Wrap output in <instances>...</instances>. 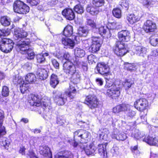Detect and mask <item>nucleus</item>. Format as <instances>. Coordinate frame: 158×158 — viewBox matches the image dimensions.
Returning a JSON list of instances; mask_svg holds the SVG:
<instances>
[{
    "label": "nucleus",
    "instance_id": "412c9836",
    "mask_svg": "<svg viewBox=\"0 0 158 158\" xmlns=\"http://www.w3.org/2000/svg\"><path fill=\"white\" fill-rule=\"evenodd\" d=\"M61 41L63 44L69 48H73L75 45L74 41L67 37H63Z\"/></svg>",
    "mask_w": 158,
    "mask_h": 158
},
{
    "label": "nucleus",
    "instance_id": "9d476101",
    "mask_svg": "<svg viewBox=\"0 0 158 158\" xmlns=\"http://www.w3.org/2000/svg\"><path fill=\"white\" fill-rule=\"evenodd\" d=\"M96 68L98 72L104 76H107L110 73V68L107 64L103 62L98 63Z\"/></svg>",
    "mask_w": 158,
    "mask_h": 158
},
{
    "label": "nucleus",
    "instance_id": "1a4fd4ad",
    "mask_svg": "<svg viewBox=\"0 0 158 158\" xmlns=\"http://www.w3.org/2000/svg\"><path fill=\"white\" fill-rule=\"evenodd\" d=\"M127 50L125 48L124 44L120 41H117L115 43L114 53L117 56H123L127 52Z\"/></svg>",
    "mask_w": 158,
    "mask_h": 158
},
{
    "label": "nucleus",
    "instance_id": "20e7f679",
    "mask_svg": "<svg viewBox=\"0 0 158 158\" xmlns=\"http://www.w3.org/2000/svg\"><path fill=\"white\" fill-rule=\"evenodd\" d=\"M105 85L106 88H110L107 90L106 95L113 99H116L119 97L122 91L121 85L119 84H112L109 82V80H106Z\"/></svg>",
    "mask_w": 158,
    "mask_h": 158
},
{
    "label": "nucleus",
    "instance_id": "393cba45",
    "mask_svg": "<svg viewBox=\"0 0 158 158\" xmlns=\"http://www.w3.org/2000/svg\"><path fill=\"white\" fill-rule=\"evenodd\" d=\"M4 117V112H0V136L5 135L6 133L5 127L2 125Z\"/></svg>",
    "mask_w": 158,
    "mask_h": 158
},
{
    "label": "nucleus",
    "instance_id": "2eb2a0df",
    "mask_svg": "<svg viewBox=\"0 0 158 158\" xmlns=\"http://www.w3.org/2000/svg\"><path fill=\"white\" fill-rule=\"evenodd\" d=\"M118 36L120 42H128L131 38L130 34L127 30H123L118 33Z\"/></svg>",
    "mask_w": 158,
    "mask_h": 158
},
{
    "label": "nucleus",
    "instance_id": "052dcab7",
    "mask_svg": "<svg viewBox=\"0 0 158 158\" xmlns=\"http://www.w3.org/2000/svg\"><path fill=\"white\" fill-rule=\"evenodd\" d=\"M106 131V129L103 130L102 133L100 134V137L101 138L104 140H106L108 137V132Z\"/></svg>",
    "mask_w": 158,
    "mask_h": 158
},
{
    "label": "nucleus",
    "instance_id": "4d7b16f0",
    "mask_svg": "<svg viewBox=\"0 0 158 158\" xmlns=\"http://www.w3.org/2000/svg\"><path fill=\"white\" fill-rule=\"evenodd\" d=\"M9 90L8 88L6 86H4L2 87V94L3 96L7 97L9 95Z\"/></svg>",
    "mask_w": 158,
    "mask_h": 158
},
{
    "label": "nucleus",
    "instance_id": "473e14b6",
    "mask_svg": "<svg viewBox=\"0 0 158 158\" xmlns=\"http://www.w3.org/2000/svg\"><path fill=\"white\" fill-rule=\"evenodd\" d=\"M14 44H8L0 46V50L4 52L7 53L10 52L13 49Z\"/></svg>",
    "mask_w": 158,
    "mask_h": 158
},
{
    "label": "nucleus",
    "instance_id": "a211bd4d",
    "mask_svg": "<svg viewBox=\"0 0 158 158\" xmlns=\"http://www.w3.org/2000/svg\"><path fill=\"white\" fill-rule=\"evenodd\" d=\"M27 35V33L23 30H21L17 27L14 29V38L17 40L19 38H24Z\"/></svg>",
    "mask_w": 158,
    "mask_h": 158
},
{
    "label": "nucleus",
    "instance_id": "0e129e2a",
    "mask_svg": "<svg viewBox=\"0 0 158 158\" xmlns=\"http://www.w3.org/2000/svg\"><path fill=\"white\" fill-rule=\"evenodd\" d=\"M51 62L52 65L55 68L57 69L59 68V64L56 60L54 59H51Z\"/></svg>",
    "mask_w": 158,
    "mask_h": 158
},
{
    "label": "nucleus",
    "instance_id": "f03ea898",
    "mask_svg": "<svg viewBox=\"0 0 158 158\" xmlns=\"http://www.w3.org/2000/svg\"><path fill=\"white\" fill-rule=\"evenodd\" d=\"M30 41L29 40L22 41L20 40L17 42L16 46L18 51L21 53L24 54L27 53V58L29 60L34 59L35 53L31 48H30Z\"/></svg>",
    "mask_w": 158,
    "mask_h": 158
},
{
    "label": "nucleus",
    "instance_id": "f704fd0d",
    "mask_svg": "<svg viewBox=\"0 0 158 158\" xmlns=\"http://www.w3.org/2000/svg\"><path fill=\"white\" fill-rule=\"evenodd\" d=\"M150 43L153 46H158V34H155L150 38Z\"/></svg>",
    "mask_w": 158,
    "mask_h": 158
},
{
    "label": "nucleus",
    "instance_id": "0eeeda50",
    "mask_svg": "<svg viewBox=\"0 0 158 158\" xmlns=\"http://www.w3.org/2000/svg\"><path fill=\"white\" fill-rule=\"evenodd\" d=\"M85 103L91 109H95L98 107L99 102L96 96L92 95L87 96L85 99Z\"/></svg>",
    "mask_w": 158,
    "mask_h": 158
},
{
    "label": "nucleus",
    "instance_id": "4be33fe9",
    "mask_svg": "<svg viewBox=\"0 0 158 158\" xmlns=\"http://www.w3.org/2000/svg\"><path fill=\"white\" fill-rule=\"evenodd\" d=\"M85 25L87 28L89 27L93 32L97 29L98 25L96 22L94 20L89 18H87L86 19Z\"/></svg>",
    "mask_w": 158,
    "mask_h": 158
},
{
    "label": "nucleus",
    "instance_id": "423d86ee",
    "mask_svg": "<svg viewBox=\"0 0 158 158\" xmlns=\"http://www.w3.org/2000/svg\"><path fill=\"white\" fill-rule=\"evenodd\" d=\"M13 6L14 11L20 14H26L30 10L29 7L27 5L20 0L15 1Z\"/></svg>",
    "mask_w": 158,
    "mask_h": 158
},
{
    "label": "nucleus",
    "instance_id": "f8f14e48",
    "mask_svg": "<svg viewBox=\"0 0 158 158\" xmlns=\"http://www.w3.org/2000/svg\"><path fill=\"white\" fill-rule=\"evenodd\" d=\"M74 65L76 66L79 68H82L84 72L88 70L87 64L86 61H83L81 59L79 58L74 57L72 59Z\"/></svg>",
    "mask_w": 158,
    "mask_h": 158
},
{
    "label": "nucleus",
    "instance_id": "864d4df0",
    "mask_svg": "<svg viewBox=\"0 0 158 158\" xmlns=\"http://www.w3.org/2000/svg\"><path fill=\"white\" fill-rule=\"evenodd\" d=\"M74 10L78 14H81L84 12L83 8L80 4L76 5L74 7Z\"/></svg>",
    "mask_w": 158,
    "mask_h": 158
},
{
    "label": "nucleus",
    "instance_id": "7c9ffc66",
    "mask_svg": "<svg viewBox=\"0 0 158 158\" xmlns=\"http://www.w3.org/2000/svg\"><path fill=\"white\" fill-rule=\"evenodd\" d=\"M97 29L94 31V33H98L102 36L105 35L107 32L109 31V30L106 27H99L97 26Z\"/></svg>",
    "mask_w": 158,
    "mask_h": 158
},
{
    "label": "nucleus",
    "instance_id": "680f3d73",
    "mask_svg": "<svg viewBox=\"0 0 158 158\" xmlns=\"http://www.w3.org/2000/svg\"><path fill=\"white\" fill-rule=\"evenodd\" d=\"M10 33L9 31L4 29H0V38H2L4 36L9 35Z\"/></svg>",
    "mask_w": 158,
    "mask_h": 158
},
{
    "label": "nucleus",
    "instance_id": "49530a36",
    "mask_svg": "<svg viewBox=\"0 0 158 158\" xmlns=\"http://www.w3.org/2000/svg\"><path fill=\"white\" fill-rule=\"evenodd\" d=\"M112 14L113 15L117 18H120L121 17V10L118 8H115L112 11Z\"/></svg>",
    "mask_w": 158,
    "mask_h": 158
},
{
    "label": "nucleus",
    "instance_id": "774afa93",
    "mask_svg": "<svg viewBox=\"0 0 158 158\" xmlns=\"http://www.w3.org/2000/svg\"><path fill=\"white\" fill-rule=\"evenodd\" d=\"M113 112L114 113H118L121 111V105L117 106L113 109Z\"/></svg>",
    "mask_w": 158,
    "mask_h": 158
},
{
    "label": "nucleus",
    "instance_id": "5701e85b",
    "mask_svg": "<svg viewBox=\"0 0 158 158\" xmlns=\"http://www.w3.org/2000/svg\"><path fill=\"white\" fill-rule=\"evenodd\" d=\"M135 54L138 56L144 57L147 52L146 48L142 46H136L135 48Z\"/></svg>",
    "mask_w": 158,
    "mask_h": 158
},
{
    "label": "nucleus",
    "instance_id": "f257e3e1",
    "mask_svg": "<svg viewBox=\"0 0 158 158\" xmlns=\"http://www.w3.org/2000/svg\"><path fill=\"white\" fill-rule=\"evenodd\" d=\"M63 69L66 74L72 76L71 78L74 83H79L81 78V74L76 70V67L70 61H67L63 65Z\"/></svg>",
    "mask_w": 158,
    "mask_h": 158
},
{
    "label": "nucleus",
    "instance_id": "e2e57ef3",
    "mask_svg": "<svg viewBox=\"0 0 158 158\" xmlns=\"http://www.w3.org/2000/svg\"><path fill=\"white\" fill-rule=\"evenodd\" d=\"M121 111H124L125 114L126 112L130 109V106L129 105L126 104H121Z\"/></svg>",
    "mask_w": 158,
    "mask_h": 158
},
{
    "label": "nucleus",
    "instance_id": "de8ad7c7",
    "mask_svg": "<svg viewBox=\"0 0 158 158\" xmlns=\"http://www.w3.org/2000/svg\"><path fill=\"white\" fill-rule=\"evenodd\" d=\"M0 22L4 26H7L10 24V22L6 17L4 16L1 18Z\"/></svg>",
    "mask_w": 158,
    "mask_h": 158
},
{
    "label": "nucleus",
    "instance_id": "6ab92c4d",
    "mask_svg": "<svg viewBox=\"0 0 158 158\" xmlns=\"http://www.w3.org/2000/svg\"><path fill=\"white\" fill-rule=\"evenodd\" d=\"M80 145V148L84 150L86 154L88 155H93L95 152L96 150L95 147L94 146H92L91 145H89L87 146L86 144L84 145V144H81Z\"/></svg>",
    "mask_w": 158,
    "mask_h": 158
},
{
    "label": "nucleus",
    "instance_id": "a878e982",
    "mask_svg": "<svg viewBox=\"0 0 158 158\" xmlns=\"http://www.w3.org/2000/svg\"><path fill=\"white\" fill-rule=\"evenodd\" d=\"M86 11L93 15H95L98 14L99 12V10L98 7L88 5L86 8Z\"/></svg>",
    "mask_w": 158,
    "mask_h": 158
},
{
    "label": "nucleus",
    "instance_id": "c03bdc74",
    "mask_svg": "<svg viewBox=\"0 0 158 158\" xmlns=\"http://www.w3.org/2000/svg\"><path fill=\"white\" fill-rule=\"evenodd\" d=\"M14 44V43L12 40L10 39L3 38L0 41V46L8 44Z\"/></svg>",
    "mask_w": 158,
    "mask_h": 158
},
{
    "label": "nucleus",
    "instance_id": "5fc2aeb1",
    "mask_svg": "<svg viewBox=\"0 0 158 158\" xmlns=\"http://www.w3.org/2000/svg\"><path fill=\"white\" fill-rule=\"evenodd\" d=\"M104 2V0H93L92 3L95 6L98 7L102 6Z\"/></svg>",
    "mask_w": 158,
    "mask_h": 158
},
{
    "label": "nucleus",
    "instance_id": "c9c22d12",
    "mask_svg": "<svg viewBox=\"0 0 158 158\" xmlns=\"http://www.w3.org/2000/svg\"><path fill=\"white\" fill-rule=\"evenodd\" d=\"M73 34V28L70 25L66 26L64 30V35L65 37H69Z\"/></svg>",
    "mask_w": 158,
    "mask_h": 158
},
{
    "label": "nucleus",
    "instance_id": "cd10ccee",
    "mask_svg": "<svg viewBox=\"0 0 158 158\" xmlns=\"http://www.w3.org/2000/svg\"><path fill=\"white\" fill-rule=\"evenodd\" d=\"M123 85L125 89V91L127 93L129 89L134 84L133 81L131 79H126L123 82Z\"/></svg>",
    "mask_w": 158,
    "mask_h": 158
},
{
    "label": "nucleus",
    "instance_id": "6e6552de",
    "mask_svg": "<svg viewBox=\"0 0 158 158\" xmlns=\"http://www.w3.org/2000/svg\"><path fill=\"white\" fill-rule=\"evenodd\" d=\"M135 107L138 110L142 111L147 108L148 103V101L145 98H140L137 100L134 103Z\"/></svg>",
    "mask_w": 158,
    "mask_h": 158
},
{
    "label": "nucleus",
    "instance_id": "8fccbe9b",
    "mask_svg": "<svg viewBox=\"0 0 158 158\" xmlns=\"http://www.w3.org/2000/svg\"><path fill=\"white\" fill-rule=\"evenodd\" d=\"M28 84L27 83H25L24 81L20 85V89L21 92L22 94H24L25 92L28 89Z\"/></svg>",
    "mask_w": 158,
    "mask_h": 158
},
{
    "label": "nucleus",
    "instance_id": "ea45409f",
    "mask_svg": "<svg viewBox=\"0 0 158 158\" xmlns=\"http://www.w3.org/2000/svg\"><path fill=\"white\" fill-rule=\"evenodd\" d=\"M136 66V65L134 64L129 63L128 62H125L124 64L125 68L131 72L135 70Z\"/></svg>",
    "mask_w": 158,
    "mask_h": 158
},
{
    "label": "nucleus",
    "instance_id": "338daca9",
    "mask_svg": "<svg viewBox=\"0 0 158 158\" xmlns=\"http://www.w3.org/2000/svg\"><path fill=\"white\" fill-rule=\"evenodd\" d=\"M27 2L32 6L37 5L39 2V0H27Z\"/></svg>",
    "mask_w": 158,
    "mask_h": 158
},
{
    "label": "nucleus",
    "instance_id": "6e6d98bb",
    "mask_svg": "<svg viewBox=\"0 0 158 158\" xmlns=\"http://www.w3.org/2000/svg\"><path fill=\"white\" fill-rule=\"evenodd\" d=\"M141 2L143 5L147 7L150 6H151L154 4V2L152 1L148 0H142Z\"/></svg>",
    "mask_w": 158,
    "mask_h": 158
},
{
    "label": "nucleus",
    "instance_id": "72a5a7b5",
    "mask_svg": "<svg viewBox=\"0 0 158 158\" xmlns=\"http://www.w3.org/2000/svg\"><path fill=\"white\" fill-rule=\"evenodd\" d=\"M107 143H106L104 144H99L98 145V153L101 156L104 157L105 154H106V146Z\"/></svg>",
    "mask_w": 158,
    "mask_h": 158
},
{
    "label": "nucleus",
    "instance_id": "bb28decb",
    "mask_svg": "<svg viewBox=\"0 0 158 158\" xmlns=\"http://www.w3.org/2000/svg\"><path fill=\"white\" fill-rule=\"evenodd\" d=\"M143 141L150 145H156L157 144L158 142L156 138H153L149 136L145 137L143 139Z\"/></svg>",
    "mask_w": 158,
    "mask_h": 158
},
{
    "label": "nucleus",
    "instance_id": "c756f323",
    "mask_svg": "<svg viewBox=\"0 0 158 158\" xmlns=\"http://www.w3.org/2000/svg\"><path fill=\"white\" fill-rule=\"evenodd\" d=\"M89 30L86 27H80L78 32V35L81 37H86L88 34Z\"/></svg>",
    "mask_w": 158,
    "mask_h": 158
},
{
    "label": "nucleus",
    "instance_id": "58836bf2",
    "mask_svg": "<svg viewBox=\"0 0 158 158\" xmlns=\"http://www.w3.org/2000/svg\"><path fill=\"white\" fill-rule=\"evenodd\" d=\"M74 55L76 57H82L85 55V52L83 49L78 48L74 50Z\"/></svg>",
    "mask_w": 158,
    "mask_h": 158
},
{
    "label": "nucleus",
    "instance_id": "c85d7f7f",
    "mask_svg": "<svg viewBox=\"0 0 158 158\" xmlns=\"http://www.w3.org/2000/svg\"><path fill=\"white\" fill-rule=\"evenodd\" d=\"M140 19V17L139 16L134 14L129 15L127 17V20L131 24H133L138 21Z\"/></svg>",
    "mask_w": 158,
    "mask_h": 158
},
{
    "label": "nucleus",
    "instance_id": "e433bc0d",
    "mask_svg": "<svg viewBox=\"0 0 158 158\" xmlns=\"http://www.w3.org/2000/svg\"><path fill=\"white\" fill-rule=\"evenodd\" d=\"M48 56V53L45 52L42 54H39L36 55V58L37 62L39 63H43L45 61V56Z\"/></svg>",
    "mask_w": 158,
    "mask_h": 158
},
{
    "label": "nucleus",
    "instance_id": "aec40b11",
    "mask_svg": "<svg viewBox=\"0 0 158 158\" xmlns=\"http://www.w3.org/2000/svg\"><path fill=\"white\" fill-rule=\"evenodd\" d=\"M62 15L69 20H72L75 18V14L73 10L70 8H66L62 11Z\"/></svg>",
    "mask_w": 158,
    "mask_h": 158
},
{
    "label": "nucleus",
    "instance_id": "39448f33",
    "mask_svg": "<svg viewBox=\"0 0 158 158\" xmlns=\"http://www.w3.org/2000/svg\"><path fill=\"white\" fill-rule=\"evenodd\" d=\"M73 135L75 139H77L80 143H84V145L86 144L90 140V134L85 130H78L74 132Z\"/></svg>",
    "mask_w": 158,
    "mask_h": 158
},
{
    "label": "nucleus",
    "instance_id": "bf43d9fd",
    "mask_svg": "<svg viewBox=\"0 0 158 158\" xmlns=\"http://www.w3.org/2000/svg\"><path fill=\"white\" fill-rule=\"evenodd\" d=\"M26 155L27 158H38L34 152L31 150H29Z\"/></svg>",
    "mask_w": 158,
    "mask_h": 158
},
{
    "label": "nucleus",
    "instance_id": "79ce46f5",
    "mask_svg": "<svg viewBox=\"0 0 158 158\" xmlns=\"http://www.w3.org/2000/svg\"><path fill=\"white\" fill-rule=\"evenodd\" d=\"M125 114L128 119H131L135 116L136 112L135 111L130 109L128 110L126 112Z\"/></svg>",
    "mask_w": 158,
    "mask_h": 158
},
{
    "label": "nucleus",
    "instance_id": "7ed1b4c3",
    "mask_svg": "<svg viewBox=\"0 0 158 158\" xmlns=\"http://www.w3.org/2000/svg\"><path fill=\"white\" fill-rule=\"evenodd\" d=\"M70 89L69 91L65 92L64 94L57 95L54 97L55 102L59 106L64 105L66 101L67 96L70 99L74 98L76 95V89L72 85L70 86Z\"/></svg>",
    "mask_w": 158,
    "mask_h": 158
},
{
    "label": "nucleus",
    "instance_id": "f3484780",
    "mask_svg": "<svg viewBox=\"0 0 158 158\" xmlns=\"http://www.w3.org/2000/svg\"><path fill=\"white\" fill-rule=\"evenodd\" d=\"M39 150L40 154L45 157L48 156L49 158H52L51 152L50 149L48 146H40L39 147Z\"/></svg>",
    "mask_w": 158,
    "mask_h": 158
},
{
    "label": "nucleus",
    "instance_id": "603ef678",
    "mask_svg": "<svg viewBox=\"0 0 158 158\" xmlns=\"http://www.w3.org/2000/svg\"><path fill=\"white\" fill-rule=\"evenodd\" d=\"M12 81L15 84L21 85L22 83L23 82V80L21 77H19L18 76L17 77L16 76H14L13 78Z\"/></svg>",
    "mask_w": 158,
    "mask_h": 158
},
{
    "label": "nucleus",
    "instance_id": "ddd939ff",
    "mask_svg": "<svg viewBox=\"0 0 158 158\" xmlns=\"http://www.w3.org/2000/svg\"><path fill=\"white\" fill-rule=\"evenodd\" d=\"M143 30L147 33L152 32L156 28V23L150 20H147L143 24Z\"/></svg>",
    "mask_w": 158,
    "mask_h": 158
},
{
    "label": "nucleus",
    "instance_id": "69168bd1",
    "mask_svg": "<svg viewBox=\"0 0 158 158\" xmlns=\"http://www.w3.org/2000/svg\"><path fill=\"white\" fill-rule=\"evenodd\" d=\"M131 150L133 154L137 155L139 151L138 150L137 145L131 147Z\"/></svg>",
    "mask_w": 158,
    "mask_h": 158
},
{
    "label": "nucleus",
    "instance_id": "a18cd8bd",
    "mask_svg": "<svg viewBox=\"0 0 158 158\" xmlns=\"http://www.w3.org/2000/svg\"><path fill=\"white\" fill-rule=\"evenodd\" d=\"M66 122L65 118L62 116H59L57 117L56 123L59 125H63Z\"/></svg>",
    "mask_w": 158,
    "mask_h": 158
},
{
    "label": "nucleus",
    "instance_id": "dca6fc26",
    "mask_svg": "<svg viewBox=\"0 0 158 158\" xmlns=\"http://www.w3.org/2000/svg\"><path fill=\"white\" fill-rule=\"evenodd\" d=\"M111 136L112 138L115 139L117 140L122 141L125 140L127 138L125 133L122 131H120L117 129L114 130Z\"/></svg>",
    "mask_w": 158,
    "mask_h": 158
},
{
    "label": "nucleus",
    "instance_id": "3c124183",
    "mask_svg": "<svg viewBox=\"0 0 158 158\" xmlns=\"http://www.w3.org/2000/svg\"><path fill=\"white\" fill-rule=\"evenodd\" d=\"M93 42V37L91 39H89L84 41L83 46L86 48H89Z\"/></svg>",
    "mask_w": 158,
    "mask_h": 158
},
{
    "label": "nucleus",
    "instance_id": "9b49d317",
    "mask_svg": "<svg viewBox=\"0 0 158 158\" xmlns=\"http://www.w3.org/2000/svg\"><path fill=\"white\" fill-rule=\"evenodd\" d=\"M29 98L28 103L31 105L38 107L42 105L41 103L42 98L40 95L31 94Z\"/></svg>",
    "mask_w": 158,
    "mask_h": 158
},
{
    "label": "nucleus",
    "instance_id": "4c0bfd02",
    "mask_svg": "<svg viewBox=\"0 0 158 158\" xmlns=\"http://www.w3.org/2000/svg\"><path fill=\"white\" fill-rule=\"evenodd\" d=\"M25 80L29 83L34 82L36 79L35 75L32 73L27 74L25 77Z\"/></svg>",
    "mask_w": 158,
    "mask_h": 158
},
{
    "label": "nucleus",
    "instance_id": "13d9d810",
    "mask_svg": "<svg viewBox=\"0 0 158 158\" xmlns=\"http://www.w3.org/2000/svg\"><path fill=\"white\" fill-rule=\"evenodd\" d=\"M74 139L73 140L71 139L68 140V142L70 144L72 145L74 147H77L78 145L80 147V145L81 144V143L79 144V142H77L76 140H78L77 139H75L73 137Z\"/></svg>",
    "mask_w": 158,
    "mask_h": 158
},
{
    "label": "nucleus",
    "instance_id": "b1692460",
    "mask_svg": "<svg viewBox=\"0 0 158 158\" xmlns=\"http://www.w3.org/2000/svg\"><path fill=\"white\" fill-rule=\"evenodd\" d=\"M36 74L37 77L41 80L45 79L48 75L47 71L45 69L41 68L38 69Z\"/></svg>",
    "mask_w": 158,
    "mask_h": 158
},
{
    "label": "nucleus",
    "instance_id": "2f4dec72",
    "mask_svg": "<svg viewBox=\"0 0 158 158\" xmlns=\"http://www.w3.org/2000/svg\"><path fill=\"white\" fill-rule=\"evenodd\" d=\"M59 80L57 76L54 74H52L50 78V84L51 85L53 88H55L56 85L58 84Z\"/></svg>",
    "mask_w": 158,
    "mask_h": 158
},
{
    "label": "nucleus",
    "instance_id": "37998d69",
    "mask_svg": "<svg viewBox=\"0 0 158 158\" xmlns=\"http://www.w3.org/2000/svg\"><path fill=\"white\" fill-rule=\"evenodd\" d=\"M73 154L70 152L66 151L62 155H58V157L55 158H73Z\"/></svg>",
    "mask_w": 158,
    "mask_h": 158
},
{
    "label": "nucleus",
    "instance_id": "a19ab883",
    "mask_svg": "<svg viewBox=\"0 0 158 158\" xmlns=\"http://www.w3.org/2000/svg\"><path fill=\"white\" fill-rule=\"evenodd\" d=\"M132 136L134 138L139 139L143 137L144 134L143 132H140L138 130L136 129L134 133L132 134Z\"/></svg>",
    "mask_w": 158,
    "mask_h": 158
},
{
    "label": "nucleus",
    "instance_id": "09e8293b",
    "mask_svg": "<svg viewBox=\"0 0 158 158\" xmlns=\"http://www.w3.org/2000/svg\"><path fill=\"white\" fill-rule=\"evenodd\" d=\"M119 5L125 10H127L128 9L129 3L126 0H122L119 2Z\"/></svg>",
    "mask_w": 158,
    "mask_h": 158
},
{
    "label": "nucleus",
    "instance_id": "4468645a",
    "mask_svg": "<svg viewBox=\"0 0 158 158\" xmlns=\"http://www.w3.org/2000/svg\"><path fill=\"white\" fill-rule=\"evenodd\" d=\"M100 38L96 37H93V42L90 50L93 53H96L100 49L101 44L100 43Z\"/></svg>",
    "mask_w": 158,
    "mask_h": 158
}]
</instances>
